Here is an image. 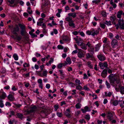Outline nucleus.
<instances>
[{"label":"nucleus","instance_id":"obj_1","mask_svg":"<svg viewBox=\"0 0 124 124\" xmlns=\"http://www.w3.org/2000/svg\"><path fill=\"white\" fill-rule=\"evenodd\" d=\"M109 78L110 83L114 87L116 90L119 91L120 88V93L122 94H124V87H121L120 79L119 76L111 74L109 76Z\"/></svg>","mask_w":124,"mask_h":124},{"label":"nucleus","instance_id":"obj_2","mask_svg":"<svg viewBox=\"0 0 124 124\" xmlns=\"http://www.w3.org/2000/svg\"><path fill=\"white\" fill-rule=\"evenodd\" d=\"M65 20L68 22L69 25L72 28L75 27V24L74 23V21L72 20V18L71 17H67L65 18Z\"/></svg>","mask_w":124,"mask_h":124},{"label":"nucleus","instance_id":"obj_3","mask_svg":"<svg viewBox=\"0 0 124 124\" xmlns=\"http://www.w3.org/2000/svg\"><path fill=\"white\" fill-rule=\"evenodd\" d=\"M19 30V26L17 25H16L12 27L11 31L13 34L17 35L18 33Z\"/></svg>","mask_w":124,"mask_h":124},{"label":"nucleus","instance_id":"obj_4","mask_svg":"<svg viewBox=\"0 0 124 124\" xmlns=\"http://www.w3.org/2000/svg\"><path fill=\"white\" fill-rule=\"evenodd\" d=\"M8 0L9 3L11 4L10 6L13 7H16L19 3L18 0Z\"/></svg>","mask_w":124,"mask_h":124},{"label":"nucleus","instance_id":"obj_5","mask_svg":"<svg viewBox=\"0 0 124 124\" xmlns=\"http://www.w3.org/2000/svg\"><path fill=\"white\" fill-rule=\"evenodd\" d=\"M101 30L100 28H98L96 30L93 29H91V32H92V35L94 36L95 35H97L99 33V31Z\"/></svg>","mask_w":124,"mask_h":124},{"label":"nucleus","instance_id":"obj_6","mask_svg":"<svg viewBox=\"0 0 124 124\" xmlns=\"http://www.w3.org/2000/svg\"><path fill=\"white\" fill-rule=\"evenodd\" d=\"M74 39L78 45H81L83 43V40L79 37L77 36L76 37L74 38Z\"/></svg>","mask_w":124,"mask_h":124},{"label":"nucleus","instance_id":"obj_7","mask_svg":"<svg viewBox=\"0 0 124 124\" xmlns=\"http://www.w3.org/2000/svg\"><path fill=\"white\" fill-rule=\"evenodd\" d=\"M117 40L115 39H114L111 42V46L113 48H116L117 47Z\"/></svg>","mask_w":124,"mask_h":124},{"label":"nucleus","instance_id":"obj_8","mask_svg":"<svg viewBox=\"0 0 124 124\" xmlns=\"http://www.w3.org/2000/svg\"><path fill=\"white\" fill-rule=\"evenodd\" d=\"M99 65L100 67L102 69H103L107 67L108 65L106 62H100L99 63Z\"/></svg>","mask_w":124,"mask_h":124},{"label":"nucleus","instance_id":"obj_9","mask_svg":"<svg viewBox=\"0 0 124 124\" xmlns=\"http://www.w3.org/2000/svg\"><path fill=\"white\" fill-rule=\"evenodd\" d=\"M14 93L12 92L11 94H9L8 96V98L10 101H12L14 100Z\"/></svg>","mask_w":124,"mask_h":124},{"label":"nucleus","instance_id":"obj_10","mask_svg":"<svg viewBox=\"0 0 124 124\" xmlns=\"http://www.w3.org/2000/svg\"><path fill=\"white\" fill-rule=\"evenodd\" d=\"M107 115L108 119L111 121L113 118V116L112 114L110 112L108 111L107 112Z\"/></svg>","mask_w":124,"mask_h":124},{"label":"nucleus","instance_id":"obj_11","mask_svg":"<svg viewBox=\"0 0 124 124\" xmlns=\"http://www.w3.org/2000/svg\"><path fill=\"white\" fill-rule=\"evenodd\" d=\"M62 39L64 41H65L66 42H69L70 40L69 37L67 36L62 35Z\"/></svg>","mask_w":124,"mask_h":124},{"label":"nucleus","instance_id":"obj_12","mask_svg":"<svg viewBox=\"0 0 124 124\" xmlns=\"http://www.w3.org/2000/svg\"><path fill=\"white\" fill-rule=\"evenodd\" d=\"M97 56L99 60L101 61H103L105 59V58L103 55H98Z\"/></svg>","mask_w":124,"mask_h":124},{"label":"nucleus","instance_id":"obj_13","mask_svg":"<svg viewBox=\"0 0 124 124\" xmlns=\"http://www.w3.org/2000/svg\"><path fill=\"white\" fill-rule=\"evenodd\" d=\"M81 110L82 111L83 113H85L87 111H90V110L89 109V107L87 106L85 107L84 108H82Z\"/></svg>","mask_w":124,"mask_h":124},{"label":"nucleus","instance_id":"obj_14","mask_svg":"<svg viewBox=\"0 0 124 124\" xmlns=\"http://www.w3.org/2000/svg\"><path fill=\"white\" fill-rule=\"evenodd\" d=\"M6 97V94L3 92L0 91V98L2 99H4Z\"/></svg>","mask_w":124,"mask_h":124},{"label":"nucleus","instance_id":"obj_15","mask_svg":"<svg viewBox=\"0 0 124 124\" xmlns=\"http://www.w3.org/2000/svg\"><path fill=\"white\" fill-rule=\"evenodd\" d=\"M107 39L106 38H105L103 41V42L104 44L103 45V47H107L109 45L107 42Z\"/></svg>","mask_w":124,"mask_h":124},{"label":"nucleus","instance_id":"obj_16","mask_svg":"<svg viewBox=\"0 0 124 124\" xmlns=\"http://www.w3.org/2000/svg\"><path fill=\"white\" fill-rule=\"evenodd\" d=\"M68 16L67 17H72L74 18L77 16V15L76 13L74 12V13H70L68 14Z\"/></svg>","mask_w":124,"mask_h":124},{"label":"nucleus","instance_id":"obj_17","mask_svg":"<svg viewBox=\"0 0 124 124\" xmlns=\"http://www.w3.org/2000/svg\"><path fill=\"white\" fill-rule=\"evenodd\" d=\"M42 27L43 29L42 31L43 32L45 33H46L47 30L46 28V25L44 23H43L42 24Z\"/></svg>","mask_w":124,"mask_h":124},{"label":"nucleus","instance_id":"obj_18","mask_svg":"<svg viewBox=\"0 0 124 124\" xmlns=\"http://www.w3.org/2000/svg\"><path fill=\"white\" fill-rule=\"evenodd\" d=\"M101 75L102 77L104 78H105L107 75V71L105 70H104L102 72Z\"/></svg>","mask_w":124,"mask_h":124},{"label":"nucleus","instance_id":"obj_19","mask_svg":"<svg viewBox=\"0 0 124 124\" xmlns=\"http://www.w3.org/2000/svg\"><path fill=\"white\" fill-rule=\"evenodd\" d=\"M123 13L122 11H120L117 13V17L118 18H121V16Z\"/></svg>","mask_w":124,"mask_h":124},{"label":"nucleus","instance_id":"obj_20","mask_svg":"<svg viewBox=\"0 0 124 124\" xmlns=\"http://www.w3.org/2000/svg\"><path fill=\"white\" fill-rule=\"evenodd\" d=\"M18 25L19 27L21 28V30L26 29V27L25 25H23L21 23H19Z\"/></svg>","mask_w":124,"mask_h":124},{"label":"nucleus","instance_id":"obj_21","mask_svg":"<svg viewBox=\"0 0 124 124\" xmlns=\"http://www.w3.org/2000/svg\"><path fill=\"white\" fill-rule=\"evenodd\" d=\"M112 92H109L108 93H107L106 92H105V94L106 96L110 97L112 94Z\"/></svg>","mask_w":124,"mask_h":124},{"label":"nucleus","instance_id":"obj_22","mask_svg":"<svg viewBox=\"0 0 124 124\" xmlns=\"http://www.w3.org/2000/svg\"><path fill=\"white\" fill-rule=\"evenodd\" d=\"M110 3V4L113 6V8H115L117 6L116 5V4L113 2V0H111Z\"/></svg>","mask_w":124,"mask_h":124},{"label":"nucleus","instance_id":"obj_23","mask_svg":"<svg viewBox=\"0 0 124 124\" xmlns=\"http://www.w3.org/2000/svg\"><path fill=\"white\" fill-rule=\"evenodd\" d=\"M112 103L113 105L115 106H117L118 104V101L117 100H114L112 102Z\"/></svg>","mask_w":124,"mask_h":124},{"label":"nucleus","instance_id":"obj_24","mask_svg":"<svg viewBox=\"0 0 124 124\" xmlns=\"http://www.w3.org/2000/svg\"><path fill=\"white\" fill-rule=\"evenodd\" d=\"M21 35L22 36H24L27 33V32L26 31V29L23 30H21Z\"/></svg>","mask_w":124,"mask_h":124},{"label":"nucleus","instance_id":"obj_25","mask_svg":"<svg viewBox=\"0 0 124 124\" xmlns=\"http://www.w3.org/2000/svg\"><path fill=\"white\" fill-rule=\"evenodd\" d=\"M67 64V63H60L59 64L58 66V68L59 69L61 68L63 66H65Z\"/></svg>","mask_w":124,"mask_h":124},{"label":"nucleus","instance_id":"obj_26","mask_svg":"<svg viewBox=\"0 0 124 124\" xmlns=\"http://www.w3.org/2000/svg\"><path fill=\"white\" fill-rule=\"evenodd\" d=\"M115 38L116 39V40H120L121 38V36L118 34L116 35L115 36Z\"/></svg>","mask_w":124,"mask_h":124},{"label":"nucleus","instance_id":"obj_27","mask_svg":"<svg viewBox=\"0 0 124 124\" xmlns=\"http://www.w3.org/2000/svg\"><path fill=\"white\" fill-rule=\"evenodd\" d=\"M37 107L36 106H34L31 107V109L30 110L31 112H33L35 111Z\"/></svg>","mask_w":124,"mask_h":124},{"label":"nucleus","instance_id":"obj_28","mask_svg":"<svg viewBox=\"0 0 124 124\" xmlns=\"http://www.w3.org/2000/svg\"><path fill=\"white\" fill-rule=\"evenodd\" d=\"M86 45L90 48H91L92 47V45L91 44V43L89 42H87L86 44Z\"/></svg>","mask_w":124,"mask_h":124},{"label":"nucleus","instance_id":"obj_29","mask_svg":"<svg viewBox=\"0 0 124 124\" xmlns=\"http://www.w3.org/2000/svg\"><path fill=\"white\" fill-rule=\"evenodd\" d=\"M76 85H79L81 84L80 81V80L78 79H76L75 81Z\"/></svg>","mask_w":124,"mask_h":124},{"label":"nucleus","instance_id":"obj_30","mask_svg":"<svg viewBox=\"0 0 124 124\" xmlns=\"http://www.w3.org/2000/svg\"><path fill=\"white\" fill-rule=\"evenodd\" d=\"M116 18V17L115 16H111L110 17V19L111 21H112L113 23V22L115 20Z\"/></svg>","mask_w":124,"mask_h":124},{"label":"nucleus","instance_id":"obj_31","mask_svg":"<svg viewBox=\"0 0 124 124\" xmlns=\"http://www.w3.org/2000/svg\"><path fill=\"white\" fill-rule=\"evenodd\" d=\"M101 46V45L100 44H98L96 45L95 48L96 51L98 50L100 48V47Z\"/></svg>","mask_w":124,"mask_h":124},{"label":"nucleus","instance_id":"obj_32","mask_svg":"<svg viewBox=\"0 0 124 124\" xmlns=\"http://www.w3.org/2000/svg\"><path fill=\"white\" fill-rule=\"evenodd\" d=\"M3 101L1 99H0V107L1 108H3L4 106V105L3 103Z\"/></svg>","mask_w":124,"mask_h":124},{"label":"nucleus","instance_id":"obj_33","mask_svg":"<svg viewBox=\"0 0 124 124\" xmlns=\"http://www.w3.org/2000/svg\"><path fill=\"white\" fill-rule=\"evenodd\" d=\"M76 108L77 109L80 108L81 107V104L80 103L77 104L75 105Z\"/></svg>","mask_w":124,"mask_h":124},{"label":"nucleus","instance_id":"obj_34","mask_svg":"<svg viewBox=\"0 0 124 124\" xmlns=\"http://www.w3.org/2000/svg\"><path fill=\"white\" fill-rule=\"evenodd\" d=\"M76 89L77 90H82L83 88L80 85H78L76 86Z\"/></svg>","mask_w":124,"mask_h":124},{"label":"nucleus","instance_id":"obj_35","mask_svg":"<svg viewBox=\"0 0 124 124\" xmlns=\"http://www.w3.org/2000/svg\"><path fill=\"white\" fill-rule=\"evenodd\" d=\"M16 39L17 40L20 41L21 39V37L20 36H17V35H16Z\"/></svg>","mask_w":124,"mask_h":124},{"label":"nucleus","instance_id":"obj_36","mask_svg":"<svg viewBox=\"0 0 124 124\" xmlns=\"http://www.w3.org/2000/svg\"><path fill=\"white\" fill-rule=\"evenodd\" d=\"M87 64L88 66L91 69L93 68V66L92 64H91V62H87Z\"/></svg>","mask_w":124,"mask_h":124},{"label":"nucleus","instance_id":"obj_37","mask_svg":"<svg viewBox=\"0 0 124 124\" xmlns=\"http://www.w3.org/2000/svg\"><path fill=\"white\" fill-rule=\"evenodd\" d=\"M17 115L18 117L21 119H22L23 118V115L21 114L18 113L17 114Z\"/></svg>","mask_w":124,"mask_h":124},{"label":"nucleus","instance_id":"obj_38","mask_svg":"<svg viewBox=\"0 0 124 124\" xmlns=\"http://www.w3.org/2000/svg\"><path fill=\"white\" fill-rule=\"evenodd\" d=\"M57 115L59 117H61L62 116V113L60 112H57L56 113Z\"/></svg>","mask_w":124,"mask_h":124},{"label":"nucleus","instance_id":"obj_39","mask_svg":"<svg viewBox=\"0 0 124 124\" xmlns=\"http://www.w3.org/2000/svg\"><path fill=\"white\" fill-rule=\"evenodd\" d=\"M66 61L68 62V63L70 64L71 63V60L69 57H67L66 59Z\"/></svg>","mask_w":124,"mask_h":124},{"label":"nucleus","instance_id":"obj_40","mask_svg":"<svg viewBox=\"0 0 124 124\" xmlns=\"http://www.w3.org/2000/svg\"><path fill=\"white\" fill-rule=\"evenodd\" d=\"M47 71L46 70H44L43 72L42 76L46 77L47 76Z\"/></svg>","mask_w":124,"mask_h":124},{"label":"nucleus","instance_id":"obj_41","mask_svg":"<svg viewBox=\"0 0 124 124\" xmlns=\"http://www.w3.org/2000/svg\"><path fill=\"white\" fill-rule=\"evenodd\" d=\"M65 115L67 117H71V115L70 113L67 112H64Z\"/></svg>","mask_w":124,"mask_h":124},{"label":"nucleus","instance_id":"obj_42","mask_svg":"<svg viewBox=\"0 0 124 124\" xmlns=\"http://www.w3.org/2000/svg\"><path fill=\"white\" fill-rule=\"evenodd\" d=\"M85 118L86 119L89 121L90 119V117L89 115H85Z\"/></svg>","mask_w":124,"mask_h":124},{"label":"nucleus","instance_id":"obj_43","mask_svg":"<svg viewBox=\"0 0 124 124\" xmlns=\"http://www.w3.org/2000/svg\"><path fill=\"white\" fill-rule=\"evenodd\" d=\"M5 105L6 106H11V103L8 101H7L6 102Z\"/></svg>","mask_w":124,"mask_h":124},{"label":"nucleus","instance_id":"obj_44","mask_svg":"<svg viewBox=\"0 0 124 124\" xmlns=\"http://www.w3.org/2000/svg\"><path fill=\"white\" fill-rule=\"evenodd\" d=\"M81 47L82 49H84L85 50H86L87 49V48L86 46L85 45H81Z\"/></svg>","mask_w":124,"mask_h":124},{"label":"nucleus","instance_id":"obj_45","mask_svg":"<svg viewBox=\"0 0 124 124\" xmlns=\"http://www.w3.org/2000/svg\"><path fill=\"white\" fill-rule=\"evenodd\" d=\"M60 72V75L62 76H64V74L63 73V72L62 70H59Z\"/></svg>","mask_w":124,"mask_h":124},{"label":"nucleus","instance_id":"obj_46","mask_svg":"<svg viewBox=\"0 0 124 124\" xmlns=\"http://www.w3.org/2000/svg\"><path fill=\"white\" fill-rule=\"evenodd\" d=\"M106 85L107 86V88H109L110 87V84L108 83L107 81H106Z\"/></svg>","mask_w":124,"mask_h":124},{"label":"nucleus","instance_id":"obj_47","mask_svg":"<svg viewBox=\"0 0 124 124\" xmlns=\"http://www.w3.org/2000/svg\"><path fill=\"white\" fill-rule=\"evenodd\" d=\"M13 57L16 60H18V57L17 55H13Z\"/></svg>","mask_w":124,"mask_h":124},{"label":"nucleus","instance_id":"obj_48","mask_svg":"<svg viewBox=\"0 0 124 124\" xmlns=\"http://www.w3.org/2000/svg\"><path fill=\"white\" fill-rule=\"evenodd\" d=\"M101 0H93L92 1L93 3H95V4H97L100 2Z\"/></svg>","mask_w":124,"mask_h":124},{"label":"nucleus","instance_id":"obj_49","mask_svg":"<svg viewBox=\"0 0 124 124\" xmlns=\"http://www.w3.org/2000/svg\"><path fill=\"white\" fill-rule=\"evenodd\" d=\"M123 20L122 19L119 20L118 21V23H119V25L124 23L123 22Z\"/></svg>","mask_w":124,"mask_h":124},{"label":"nucleus","instance_id":"obj_50","mask_svg":"<svg viewBox=\"0 0 124 124\" xmlns=\"http://www.w3.org/2000/svg\"><path fill=\"white\" fill-rule=\"evenodd\" d=\"M105 23L108 25H111V22L110 21H106Z\"/></svg>","mask_w":124,"mask_h":124},{"label":"nucleus","instance_id":"obj_51","mask_svg":"<svg viewBox=\"0 0 124 124\" xmlns=\"http://www.w3.org/2000/svg\"><path fill=\"white\" fill-rule=\"evenodd\" d=\"M80 113V111H78L76 112L75 115L76 116H78Z\"/></svg>","mask_w":124,"mask_h":124},{"label":"nucleus","instance_id":"obj_52","mask_svg":"<svg viewBox=\"0 0 124 124\" xmlns=\"http://www.w3.org/2000/svg\"><path fill=\"white\" fill-rule=\"evenodd\" d=\"M57 48L59 49H63V47L61 45H59L57 46Z\"/></svg>","mask_w":124,"mask_h":124},{"label":"nucleus","instance_id":"obj_53","mask_svg":"<svg viewBox=\"0 0 124 124\" xmlns=\"http://www.w3.org/2000/svg\"><path fill=\"white\" fill-rule=\"evenodd\" d=\"M54 107V110L55 111H56L59 108V106L57 105H55Z\"/></svg>","mask_w":124,"mask_h":124},{"label":"nucleus","instance_id":"obj_54","mask_svg":"<svg viewBox=\"0 0 124 124\" xmlns=\"http://www.w3.org/2000/svg\"><path fill=\"white\" fill-rule=\"evenodd\" d=\"M86 33L88 35H92V32H91V29L90 31H87L86 32Z\"/></svg>","mask_w":124,"mask_h":124},{"label":"nucleus","instance_id":"obj_55","mask_svg":"<svg viewBox=\"0 0 124 124\" xmlns=\"http://www.w3.org/2000/svg\"><path fill=\"white\" fill-rule=\"evenodd\" d=\"M120 28L122 29H124V23L119 25Z\"/></svg>","mask_w":124,"mask_h":124},{"label":"nucleus","instance_id":"obj_56","mask_svg":"<svg viewBox=\"0 0 124 124\" xmlns=\"http://www.w3.org/2000/svg\"><path fill=\"white\" fill-rule=\"evenodd\" d=\"M38 83L39 84H43L42 81L41 79H39L37 80Z\"/></svg>","mask_w":124,"mask_h":124},{"label":"nucleus","instance_id":"obj_57","mask_svg":"<svg viewBox=\"0 0 124 124\" xmlns=\"http://www.w3.org/2000/svg\"><path fill=\"white\" fill-rule=\"evenodd\" d=\"M83 89L85 90H87V91L90 90L89 89L87 85H85L84 86Z\"/></svg>","mask_w":124,"mask_h":124},{"label":"nucleus","instance_id":"obj_58","mask_svg":"<svg viewBox=\"0 0 124 124\" xmlns=\"http://www.w3.org/2000/svg\"><path fill=\"white\" fill-rule=\"evenodd\" d=\"M43 23L42 21H40L39 22H38L37 23V25L39 26H41L42 25V23Z\"/></svg>","mask_w":124,"mask_h":124},{"label":"nucleus","instance_id":"obj_59","mask_svg":"<svg viewBox=\"0 0 124 124\" xmlns=\"http://www.w3.org/2000/svg\"><path fill=\"white\" fill-rule=\"evenodd\" d=\"M100 27L103 29H104L105 27V25L103 23H101L100 24Z\"/></svg>","mask_w":124,"mask_h":124},{"label":"nucleus","instance_id":"obj_60","mask_svg":"<svg viewBox=\"0 0 124 124\" xmlns=\"http://www.w3.org/2000/svg\"><path fill=\"white\" fill-rule=\"evenodd\" d=\"M101 14L104 17H106L107 16L106 12L104 11H103L101 13Z\"/></svg>","mask_w":124,"mask_h":124},{"label":"nucleus","instance_id":"obj_61","mask_svg":"<svg viewBox=\"0 0 124 124\" xmlns=\"http://www.w3.org/2000/svg\"><path fill=\"white\" fill-rule=\"evenodd\" d=\"M29 65L28 64H27L26 62L25 63L23 64V66L24 67H29Z\"/></svg>","mask_w":124,"mask_h":124},{"label":"nucleus","instance_id":"obj_62","mask_svg":"<svg viewBox=\"0 0 124 124\" xmlns=\"http://www.w3.org/2000/svg\"><path fill=\"white\" fill-rule=\"evenodd\" d=\"M107 71L110 74L112 73V70L109 69H108L107 70Z\"/></svg>","mask_w":124,"mask_h":124},{"label":"nucleus","instance_id":"obj_63","mask_svg":"<svg viewBox=\"0 0 124 124\" xmlns=\"http://www.w3.org/2000/svg\"><path fill=\"white\" fill-rule=\"evenodd\" d=\"M108 102V100L107 99H105L103 100V103L105 104Z\"/></svg>","mask_w":124,"mask_h":124},{"label":"nucleus","instance_id":"obj_64","mask_svg":"<svg viewBox=\"0 0 124 124\" xmlns=\"http://www.w3.org/2000/svg\"><path fill=\"white\" fill-rule=\"evenodd\" d=\"M65 12H67L68 10L70 9V8L68 6H66L65 7Z\"/></svg>","mask_w":124,"mask_h":124}]
</instances>
